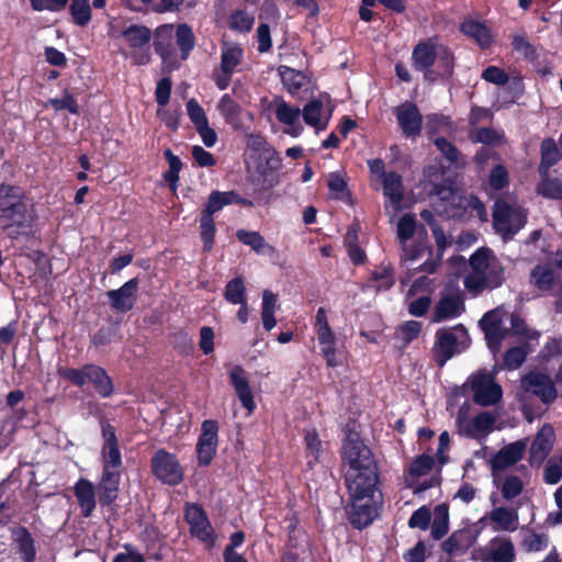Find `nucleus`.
Here are the masks:
<instances>
[{"label":"nucleus","mask_w":562,"mask_h":562,"mask_svg":"<svg viewBox=\"0 0 562 562\" xmlns=\"http://www.w3.org/2000/svg\"><path fill=\"white\" fill-rule=\"evenodd\" d=\"M342 456L348 469L346 483L350 496H376L378 470L370 449L357 430L346 429Z\"/></svg>","instance_id":"f257e3e1"},{"label":"nucleus","mask_w":562,"mask_h":562,"mask_svg":"<svg viewBox=\"0 0 562 562\" xmlns=\"http://www.w3.org/2000/svg\"><path fill=\"white\" fill-rule=\"evenodd\" d=\"M37 215L33 203L18 188L0 196V228L12 238L32 232Z\"/></svg>","instance_id":"f03ea898"},{"label":"nucleus","mask_w":562,"mask_h":562,"mask_svg":"<svg viewBox=\"0 0 562 562\" xmlns=\"http://www.w3.org/2000/svg\"><path fill=\"white\" fill-rule=\"evenodd\" d=\"M471 272L464 285L473 295L498 288L504 281V267L492 250L481 248L470 258Z\"/></svg>","instance_id":"7ed1b4c3"},{"label":"nucleus","mask_w":562,"mask_h":562,"mask_svg":"<svg viewBox=\"0 0 562 562\" xmlns=\"http://www.w3.org/2000/svg\"><path fill=\"white\" fill-rule=\"evenodd\" d=\"M109 35L113 40L123 41L131 49L122 52L125 57L132 58L135 65H145L149 61L148 43L151 37L150 30L140 24H123L119 20L109 23Z\"/></svg>","instance_id":"20e7f679"},{"label":"nucleus","mask_w":562,"mask_h":562,"mask_svg":"<svg viewBox=\"0 0 562 562\" xmlns=\"http://www.w3.org/2000/svg\"><path fill=\"white\" fill-rule=\"evenodd\" d=\"M527 212L516 196L498 199L493 209V226L504 240L513 238L526 224Z\"/></svg>","instance_id":"39448f33"},{"label":"nucleus","mask_w":562,"mask_h":562,"mask_svg":"<svg viewBox=\"0 0 562 562\" xmlns=\"http://www.w3.org/2000/svg\"><path fill=\"white\" fill-rule=\"evenodd\" d=\"M436 194L441 201L437 211L449 217H461L463 214H469L470 216H477L482 221L487 220L483 203L473 195L465 196L451 187H441L437 189Z\"/></svg>","instance_id":"423d86ee"},{"label":"nucleus","mask_w":562,"mask_h":562,"mask_svg":"<svg viewBox=\"0 0 562 562\" xmlns=\"http://www.w3.org/2000/svg\"><path fill=\"white\" fill-rule=\"evenodd\" d=\"M469 344L468 330L462 325L437 330L432 348L436 362L439 366H443L454 355L465 350Z\"/></svg>","instance_id":"0eeeda50"},{"label":"nucleus","mask_w":562,"mask_h":562,"mask_svg":"<svg viewBox=\"0 0 562 562\" xmlns=\"http://www.w3.org/2000/svg\"><path fill=\"white\" fill-rule=\"evenodd\" d=\"M494 368L493 372L480 371L471 376L469 384L473 393V401L482 406H491L498 403L503 395V390L495 382Z\"/></svg>","instance_id":"6e6552de"},{"label":"nucleus","mask_w":562,"mask_h":562,"mask_svg":"<svg viewBox=\"0 0 562 562\" xmlns=\"http://www.w3.org/2000/svg\"><path fill=\"white\" fill-rule=\"evenodd\" d=\"M519 401L526 406L529 397L535 395L543 403H550L557 397L552 380L542 373L531 372L521 380Z\"/></svg>","instance_id":"1a4fd4ad"},{"label":"nucleus","mask_w":562,"mask_h":562,"mask_svg":"<svg viewBox=\"0 0 562 562\" xmlns=\"http://www.w3.org/2000/svg\"><path fill=\"white\" fill-rule=\"evenodd\" d=\"M154 475L162 483L178 485L183 480V468L177 457L164 449H159L151 458Z\"/></svg>","instance_id":"9d476101"},{"label":"nucleus","mask_w":562,"mask_h":562,"mask_svg":"<svg viewBox=\"0 0 562 562\" xmlns=\"http://www.w3.org/2000/svg\"><path fill=\"white\" fill-rule=\"evenodd\" d=\"M469 407L463 405L457 415V425L459 432L470 438L486 437L494 427L495 416L488 412H483L473 418L468 416Z\"/></svg>","instance_id":"9b49d317"},{"label":"nucleus","mask_w":562,"mask_h":562,"mask_svg":"<svg viewBox=\"0 0 562 562\" xmlns=\"http://www.w3.org/2000/svg\"><path fill=\"white\" fill-rule=\"evenodd\" d=\"M186 520L190 527L192 537L200 540L209 549L214 547L216 542V535L205 512L199 505H187Z\"/></svg>","instance_id":"f8f14e48"},{"label":"nucleus","mask_w":562,"mask_h":562,"mask_svg":"<svg viewBox=\"0 0 562 562\" xmlns=\"http://www.w3.org/2000/svg\"><path fill=\"white\" fill-rule=\"evenodd\" d=\"M348 515L351 524L357 528H363L371 524L378 515L376 496H350Z\"/></svg>","instance_id":"ddd939ff"},{"label":"nucleus","mask_w":562,"mask_h":562,"mask_svg":"<svg viewBox=\"0 0 562 562\" xmlns=\"http://www.w3.org/2000/svg\"><path fill=\"white\" fill-rule=\"evenodd\" d=\"M434 467V459L430 456H419L408 468L405 482L407 486L414 487V493L419 494L437 484V479L431 476L428 481L418 483L419 479L426 476Z\"/></svg>","instance_id":"4468645a"},{"label":"nucleus","mask_w":562,"mask_h":562,"mask_svg":"<svg viewBox=\"0 0 562 562\" xmlns=\"http://www.w3.org/2000/svg\"><path fill=\"white\" fill-rule=\"evenodd\" d=\"M526 450L527 440H517L501 448L491 458L492 473H501L517 464L524 458Z\"/></svg>","instance_id":"2eb2a0df"},{"label":"nucleus","mask_w":562,"mask_h":562,"mask_svg":"<svg viewBox=\"0 0 562 562\" xmlns=\"http://www.w3.org/2000/svg\"><path fill=\"white\" fill-rule=\"evenodd\" d=\"M493 531L514 532L519 526L518 512L514 508L497 506L486 513L482 519Z\"/></svg>","instance_id":"dca6fc26"},{"label":"nucleus","mask_w":562,"mask_h":562,"mask_svg":"<svg viewBox=\"0 0 562 562\" xmlns=\"http://www.w3.org/2000/svg\"><path fill=\"white\" fill-rule=\"evenodd\" d=\"M228 376L243 407L247 409L249 415L252 414L256 409V402L247 372L240 366H233L229 369Z\"/></svg>","instance_id":"f3484780"},{"label":"nucleus","mask_w":562,"mask_h":562,"mask_svg":"<svg viewBox=\"0 0 562 562\" xmlns=\"http://www.w3.org/2000/svg\"><path fill=\"white\" fill-rule=\"evenodd\" d=\"M555 441V432L551 425H543L537 432L529 449V463L540 467L549 456Z\"/></svg>","instance_id":"a211bd4d"},{"label":"nucleus","mask_w":562,"mask_h":562,"mask_svg":"<svg viewBox=\"0 0 562 562\" xmlns=\"http://www.w3.org/2000/svg\"><path fill=\"white\" fill-rule=\"evenodd\" d=\"M218 426L214 420H204L202 424V434L196 445L198 461L200 465H207L217 448Z\"/></svg>","instance_id":"6ab92c4d"},{"label":"nucleus","mask_w":562,"mask_h":562,"mask_svg":"<svg viewBox=\"0 0 562 562\" xmlns=\"http://www.w3.org/2000/svg\"><path fill=\"white\" fill-rule=\"evenodd\" d=\"M103 445L101 458L103 469H119L122 465V457L119 448L115 429L109 423L101 424Z\"/></svg>","instance_id":"aec40b11"},{"label":"nucleus","mask_w":562,"mask_h":562,"mask_svg":"<svg viewBox=\"0 0 562 562\" xmlns=\"http://www.w3.org/2000/svg\"><path fill=\"white\" fill-rule=\"evenodd\" d=\"M398 126L406 137H415L420 134L423 117L416 106L411 102H405L394 110Z\"/></svg>","instance_id":"412c9836"},{"label":"nucleus","mask_w":562,"mask_h":562,"mask_svg":"<svg viewBox=\"0 0 562 562\" xmlns=\"http://www.w3.org/2000/svg\"><path fill=\"white\" fill-rule=\"evenodd\" d=\"M273 111L278 121L285 125L284 133L297 137L303 132V126L300 123L301 110L297 106L288 104L282 99H277L273 103Z\"/></svg>","instance_id":"4be33fe9"},{"label":"nucleus","mask_w":562,"mask_h":562,"mask_svg":"<svg viewBox=\"0 0 562 562\" xmlns=\"http://www.w3.org/2000/svg\"><path fill=\"white\" fill-rule=\"evenodd\" d=\"M138 280L136 278L125 282L120 289L106 293L111 307L116 312L131 311L137 301Z\"/></svg>","instance_id":"5701e85b"},{"label":"nucleus","mask_w":562,"mask_h":562,"mask_svg":"<svg viewBox=\"0 0 562 562\" xmlns=\"http://www.w3.org/2000/svg\"><path fill=\"white\" fill-rule=\"evenodd\" d=\"M502 323L497 311L486 313L481 319V326L485 333L488 348L494 353L499 350L501 341L509 335V330Z\"/></svg>","instance_id":"b1692460"},{"label":"nucleus","mask_w":562,"mask_h":562,"mask_svg":"<svg viewBox=\"0 0 562 562\" xmlns=\"http://www.w3.org/2000/svg\"><path fill=\"white\" fill-rule=\"evenodd\" d=\"M464 311V304L460 291H453L442 294L438 301L432 321L436 323L451 319L461 315Z\"/></svg>","instance_id":"393cba45"},{"label":"nucleus","mask_w":562,"mask_h":562,"mask_svg":"<svg viewBox=\"0 0 562 562\" xmlns=\"http://www.w3.org/2000/svg\"><path fill=\"white\" fill-rule=\"evenodd\" d=\"M383 194L386 198L385 209L395 215L400 210L404 195L402 177L396 172H387L382 180Z\"/></svg>","instance_id":"a878e982"},{"label":"nucleus","mask_w":562,"mask_h":562,"mask_svg":"<svg viewBox=\"0 0 562 562\" xmlns=\"http://www.w3.org/2000/svg\"><path fill=\"white\" fill-rule=\"evenodd\" d=\"M302 116L307 125L316 131H323L328 125L331 110L325 108L321 100H313L303 108Z\"/></svg>","instance_id":"bb28decb"},{"label":"nucleus","mask_w":562,"mask_h":562,"mask_svg":"<svg viewBox=\"0 0 562 562\" xmlns=\"http://www.w3.org/2000/svg\"><path fill=\"white\" fill-rule=\"evenodd\" d=\"M484 551V559L488 562H513L515 559L514 544L506 538H494L488 542Z\"/></svg>","instance_id":"cd10ccee"},{"label":"nucleus","mask_w":562,"mask_h":562,"mask_svg":"<svg viewBox=\"0 0 562 562\" xmlns=\"http://www.w3.org/2000/svg\"><path fill=\"white\" fill-rule=\"evenodd\" d=\"M235 203H241L249 206L251 205L250 201L239 198L238 194L234 191H212L209 195L207 203L202 214L213 217V215L221 211L223 207Z\"/></svg>","instance_id":"c85d7f7f"},{"label":"nucleus","mask_w":562,"mask_h":562,"mask_svg":"<svg viewBox=\"0 0 562 562\" xmlns=\"http://www.w3.org/2000/svg\"><path fill=\"white\" fill-rule=\"evenodd\" d=\"M237 238L245 245L249 246L256 254L266 257H274L277 249L268 244L265 238L257 232L239 229L236 233Z\"/></svg>","instance_id":"c756f323"},{"label":"nucleus","mask_w":562,"mask_h":562,"mask_svg":"<svg viewBox=\"0 0 562 562\" xmlns=\"http://www.w3.org/2000/svg\"><path fill=\"white\" fill-rule=\"evenodd\" d=\"M75 495L85 517L91 516L95 508L94 486L88 480L81 479L76 483Z\"/></svg>","instance_id":"7c9ffc66"},{"label":"nucleus","mask_w":562,"mask_h":562,"mask_svg":"<svg viewBox=\"0 0 562 562\" xmlns=\"http://www.w3.org/2000/svg\"><path fill=\"white\" fill-rule=\"evenodd\" d=\"M120 485V470L119 469H103L102 479L100 482V502L104 504L112 503L116 496Z\"/></svg>","instance_id":"2f4dec72"},{"label":"nucleus","mask_w":562,"mask_h":562,"mask_svg":"<svg viewBox=\"0 0 562 562\" xmlns=\"http://www.w3.org/2000/svg\"><path fill=\"white\" fill-rule=\"evenodd\" d=\"M155 48L164 59H167L175 53V26L172 24H164L157 27L155 32Z\"/></svg>","instance_id":"473e14b6"},{"label":"nucleus","mask_w":562,"mask_h":562,"mask_svg":"<svg viewBox=\"0 0 562 562\" xmlns=\"http://www.w3.org/2000/svg\"><path fill=\"white\" fill-rule=\"evenodd\" d=\"M317 340L321 346V351L329 367H338L341 364V360L337 355L336 349V335L329 329L317 330Z\"/></svg>","instance_id":"72a5a7b5"},{"label":"nucleus","mask_w":562,"mask_h":562,"mask_svg":"<svg viewBox=\"0 0 562 562\" xmlns=\"http://www.w3.org/2000/svg\"><path fill=\"white\" fill-rule=\"evenodd\" d=\"M494 484L501 490L502 496L509 501L518 496L524 490V481L516 474L492 473Z\"/></svg>","instance_id":"f704fd0d"},{"label":"nucleus","mask_w":562,"mask_h":562,"mask_svg":"<svg viewBox=\"0 0 562 562\" xmlns=\"http://www.w3.org/2000/svg\"><path fill=\"white\" fill-rule=\"evenodd\" d=\"M246 149L249 153L250 162L256 159V157L266 155L272 165H276V159L273 157V148L268 144V142L259 134L249 133L246 135Z\"/></svg>","instance_id":"c9c22d12"},{"label":"nucleus","mask_w":562,"mask_h":562,"mask_svg":"<svg viewBox=\"0 0 562 562\" xmlns=\"http://www.w3.org/2000/svg\"><path fill=\"white\" fill-rule=\"evenodd\" d=\"M88 382L94 385L95 391L102 396L108 397L113 392L112 381L106 372L97 366L88 364Z\"/></svg>","instance_id":"e433bc0d"},{"label":"nucleus","mask_w":562,"mask_h":562,"mask_svg":"<svg viewBox=\"0 0 562 562\" xmlns=\"http://www.w3.org/2000/svg\"><path fill=\"white\" fill-rule=\"evenodd\" d=\"M461 31L472 37L481 47H486L492 42V34L490 30L486 27V25L473 21V20H465L461 24Z\"/></svg>","instance_id":"4c0bfd02"},{"label":"nucleus","mask_w":562,"mask_h":562,"mask_svg":"<svg viewBox=\"0 0 562 562\" xmlns=\"http://www.w3.org/2000/svg\"><path fill=\"white\" fill-rule=\"evenodd\" d=\"M402 262L407 267H412L422 260L426 255H430L429 246L426 241L419 239L416 243H403Z\"/></svg>","instance_id":"58836bf2"},{"label":"nucleus","mask_w":562,"mask_h":562,"mask_svg":"<svg viewBox=\"0 0 562 562\" xmlns=\"http://www.w3.org/2000/svg\"><path fill=\"white\" fill-rule=\"evenodd\" d=\"M437 52L430 43L418 44L413 52L414 65L422 71H427L434 64Z\"/></svg>","instance_id":"ea45409f"},{"label":"nucleus","mask_w":562,"mask_h":562,"mask_svg":"<svg viewBox=\"0 0 562 562\" xmlns=\"http://www.w3.org/2000/svg\"><path fill=\"white\" fill-rule=\"evenodd\" d=\"M217 109L229 125L235 128L240 127V106L231 98L229 94H224L221 98Z\"/></svg>","instance_id":"a19ab883"},{"label":"nucleus","mask_w":562,"mask_h":562,"mask_svg":"<svg viewBox=\"0 0 562 562\" xmlns=\"http://www.w3.org/2000/svg\"><path fill=\"white\" fill-rule=\"evenodd\" d=\"M280 75L284 87L291 94L299 92L308 81L304 74L285 66L280 68Z\"/></svg>","instance_id":"79ce46f5"},{"label":"nucleus","mask_w":562,"mask_h":562,"mask_svg":"<svg viewBox=\"0 0 562 562\" xmlns=\"http://www.w3.org/2000/svg\"><path fill=\"white\" fill-rule=\"evenodd\" d=\"M225 300L234 305H238L247 302V292L244 279L236 277L227 282L224 289Z\"/></svg>","instance_id":"37998d69"},{"label":"nucleus","mask_w":562,"mask_h":562,"mask_svg":"<svg viewBox=\"0 0 562 562\" xmlns=\"http://www.w3.org/2000/svg\"><path fill=\"white\" fill-rule=\"evenodd\" d=\"M243 56V49L232 43H225L222 47V71L234 72Z\"/></svg>","instance_id":"c03bdc74"},{"label":"nucleus","mask_w":562,"mask_h":562,"mask_svg":"<svg viewBox=\"0 0 562 562\" xmlns=\"http://www.w3.org/2000/svg\"><path fill=\"white\" fill-rule=\"evenodd\" d=\"M276 159V165L270 162V159L266 155H261L256 157L250 164L254 165L256 171L263 177L265 180L269 181V187L274 186V179H268L274 171L280 168L281 159L278 153L273 149V157Z\"/></svg>","instance_id":"a18cd8bd"},{"label":"nucleus","mask_w":562,"mask_h":562,"mask_svg":"<svg viewBox=\"0 0 562 562\" xmlns=\"http://www.w3.org/2000/svg\"><path fill=\"white\" fill-rule=\"evenodd\" d=\"M541 164L539 172L542 177H547L548 170L553 166L560 157L555 143L552 139H544L541 144Z\"/></svg>","instance_id":"49530a36"},{"label":"nucleus","mask_w":562,"mask_h":562,"mask_svg":"<svg viewBox=\"0 0 562 562\" xmlns=\"http://www.w3.org/2000/svg\"><path fill=\"white\" fill-rule=\"evenodd\" d=\"M175 36L177 38V44L181 49L182 58L186 59L188 54L194 47V35L192 29L188 24H179L177 29H175Z\"/></svg>","instance_id":"de8ad7c7"},{"label":"nucleus","mask_w":562,"mask_h":562,"mask_svg":"<svg viewBox=\"0 0 562 562\" xmlns=\"http://www.w3.org/2000/svg\"><path fill=\"white\" fill-rule=\"evenodd\" d=\"M449 512L443 504L435 507V519L431 525V535L435 539H441L448 531Z\"/></svg>","instance_id":"09e8293b"},{"label":"nucleus","mask_w":562,"mask_h":562,"mask_svg":"<svg viewBox=\"0 0 562 562\" xmlns=\"http://www.w3.org/2000/svg\"><path fill=\"white\" fill-rule=\"evenodd\" d=\"M371 281L378 290H387L395 282L393 270L389 266H381L372 272Z\"/></svg>","instance_id":"8fccbe9b"},{"label":"nucleus","mask_w":562,"mask_h":562,"mask_svg":"<svg viewBox=\"0 0 562 562\" xmlns=\"http://www.w3.org/2000/svg\"><path fill=\"white\" fill-rule=\"evenodd\" d=\"M70 13L76 24L86 25L91 19L88 0H74L70 4Z\"/></svg>","instance_id":"3c124183"},{"label":"nucleus","mask_w":562,"mask_h":562,"mask_svg":"<svg viewBox=\"0 0 562 562\" xmlns=\"http://www.w3.org/2000/svg\"><path fill=\"white\" fill-rule=\"evenodd\" d=\"M553 281V271L547 266H537L531 271V283L539 290L549 289Z\"/></svg>","instance_id":"603ef678"},{"label":"nucleus","mask_w":562,"mask_h":562,"mask_svg":"<svg viewBox=\"0 0 562 562\" xmlns=\"http://www.w3.org/2000/svg\"><path fill=\"white\" fill-rule=\"evenodd\" d=\"M328 188L330 195L335 199L342 200L347 196V183L342 175L331 172L328 176Z\"/></svg>","instance_id":"864d4df0"},{"label":"nucleus","mask_w":562,"mask_h":562,"mask_svg":"<svg viewBox=\"0 0 562 562\" xmlns=\"http://www.w3.org/2000/svg\"><path fill=\"white\" fill-rule=\"evenodd\" d=\"M422 330V324L417 321H408L403 323L396 330L398 339L405 344L416 339Z\"/></svg>","instance_id":"5fc2aeb1"},{"label":"nucleus","mask_w":562,"mask_h":562,"mask_svg":"<svg viewBox=\"0 0 562 562\" xmlns=\"http://www.w3.org/2000/svg\"><path fill=\"white\" fill-rule=\"evenodd\" d=\"M200 228H201V239L204 244V248L206 250H210L213 245L214 236H215V225H214L213 217L202 214L201 220H200Z\"/></svg>","instance_id":"6e6d98bb"},{"label":"nucleus","mask_w":562,"mask_h":562,"mask_svg":"<svg viewBox=\"0 0 562 562\" xmlns=\"http://www.w3.org/2000/svg\"><path fill=\"white\" fill-rule=\"evenodd\" d=\"M46 106H52L55 111L68 110L72 114L78 113V104L68 92H65L61 98L49 99Z\"/></svg>","instance_id":"4d7b16f0"},{"label":"nucleus","mask_w":562,"mask_h":562,"mask_svg":"<svg viewBox=\"0 0 562 562\" xmlns=\"http://www.w3.org/2000/svg\"><path fill=\"white\" fill-rule=\"evenodd\" d=\"M416 221L413 215L405 214L402 216L397 224V236L401 243H406L411 239L415 233Z\"/></svg>","instance_id":"13d9d810"},{"label":"nucleus","mask_w":562,"mask_h":562,"mask_svg":"<svg viewBox=\"0 0 562 562\" xmlns=\"http://www.w3.org/2000/svg\"><path fill=\"white\" fill-rule=\"evenodd\" d=\"M549 539L543 533L530 532L526 535L522 541V547L528 552H538L547 548Z\"/></svg>","instance_id":"bf43d9fd"},{"label":"nucleus","mask_w":562,"mask_h":562,"mask_svg":"<svg viewBox=\"0 0 562 562\" xmlns=\"http://www.w3.org/2000/svg\"><path fill=\"white\" fill-rule=\"evenodd\" d=\"M254 16L245 11H236L231 16L232 29L239 32H248L254 25Z\"/></svg>","instance_id":"052dcab7"},{"label":"nucleus","mask_w":562,"mask_h":562,"mask_svg":"<svg viewBox=\"0 0 562 562\" xmlns=\"http://www.w3.org/2000/svg\"><path fill=\"white\" fill-rule=\"evenodd\" d=\"M539 192L548 198L562 199V182L557 179H548L543 177L539 186Z\"/></svg>","instance_id":"680f3d73"},{"label":"nucleus","mask_w":562,"mask_h":562,"mask_svg":"<svg viewBox=\"0 0 562 562\" xmlns=\"http://www.w3.org/2000/svg\"><path fill=\"white\" fill-rule=\"evenodd\" d=\"M187 112L195 127L209 123L202 106L194 99H190L187 102Z\"/></svg>","instance_id":"e2e57ef3"},{"label":"nucleus","mask_w":562,"mask_h":562,"mask_svg":"<svg viewBox=\"0 0 562 562\" xmlns=\"http://www.w3.org/2000/svg\"><path fill=\"white\" fill-rule=\"evenodd\" d=\"M482 78L491 83L504 86L508 81V75L496 66H488L483 72Z\"/></svg>","instance_id":"0e129e2a"},{"label":"nucleus","mask_w":562,"mask_h":562,"mask_svg":"<svg viewBox=\"0 0 562 562\" xmlns=\"http://www.w3.org/2000/svg\"><path fill=\"white\" fill-rule=\"evenodd\" d=\"M472 138L477 143L495 145L503 139V134L493 128H481L472 136Z\"/></svg>","instance_id":"69168bd1"},{"label":"nucleus","mask_w":562,"mask_h":562,"mask_svg":"<svg viewBox=\"0 0 562 562\" xmlns=\"http://www.w3.org/2000/svg\"><path fill=\"white\" fill-rule=\"evenodd\" d=\"M430 521V512L426 506H423L418 508L414 514L411 516L408 520V526L411 528H419V529H427Z\"/></svg>","instance_id":"338daca9"},{"label":"nucleus","mask_w":562,"mask_h":562,"mask_svg":"<svg viewBox=\"0 0 562 562\" xmlns=\"http://www.w3.org/2000/svg\"><path fill=\"white\" fill-rule=\"evenodd\" d=\"M562 477V467L559 461L550 460L543 471V480L549 484H557Z\"/></svg>","instance_id":"774afa93"}]
</instances>
